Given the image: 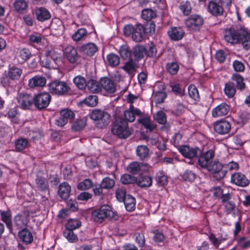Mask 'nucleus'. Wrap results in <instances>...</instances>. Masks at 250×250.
<instances>
[{
	"mask_svg": "<svg viewBox=\"0 0 250 250\" xmlns=\"http://www.w3.org/2000/svg\"><path fill=\"white\" fill-rule=\"evenodd\" d=\"M79 51L88 56H92L98 51V47L95 44L90 42L81 46Z\"/></svg>",
	"mask_w": 250,
	"mask_h": 250,
	"instance_id": "obj_20",
	"label": "nucleus"
},
{
	"mask_svg": "<svg viewBox=\"0 0 250 250\" xmlns=\"http://www.w3.org/2000/svg\"><path fill=\"white\" fill-rule=\"evenodd\" d=\"M20 240L26 245L31 244L33 241V236L28 229H24L18 233Z\"/></svg>",
	"mask_w": 250,
	"mask_h": 250,
	"instance_id": "obj_22",
	"label": "nucleus"
},
{
	"mask_svg": "<svg viewBox=\"0 0 250 250\" xmlns=\"http://www.w3.org/2000/svg\"><path fill=\"white\" fill-rule=\"evenodd\" d=\"M86 125V120L85 119H77L72 124L71 127L74 131H78L83 129Z\"/></svg>",
	"mask_w": 250,
	"mask_h": 250,
	"instance_id": "obj_50",
	"label": "nucleus"
},
{
	"mask_svg": "<svg viewBox=\"0 0 250 250\" xmlns=\"http://www.w3.org/2000/svg\"><path fill=\"white\" fill-rule=\"evenodd\" d=\"M60 115L62 116L68 122L69 120H71L74 118V113L70 110L68 109H64L61 111Z\"/></svg>",
	"mask_w": 250,
	"mask_h": 250,
	"instance_id": "obj_60",
	"label": "nucleus"
},
{
	"mask_svg": "<svg viewBox=\"0 0 250 250\" xmlns=\"http://www.w3.org/2000/svg\"><path fill=\"white\" fill-rule=\"evenodd\" d=\"M126 195L125 190L124 188H120L117 189L116 192V197L119 202H123L126 198Z\"/></svg>",
	"mask_w": 250,
	"mask_h": 250,
	"instance_id": "obj_62",
	"label": "nucleus"
},
{
	"mask_svg": "<svg viewBox=\"0 0 250 250\" xmlns=\"http://www.w3.org/2000/svg\"><path fill=\"white\" fill-rule=\"evenodd\" d=\"M123 202L127 210L132 211L134 210L136 205L135 198L130 195H127Z\"/></svg>",
	"mask_w": 250,
	"mask_h": 250,
	"instance_id": "obj_34",
	"label": "nucleus"
},
{
	"mask_svg": "<svg viewBox=\"0 0 250 250\" xmlns=\"http://www.w3.org/2000/svg\"><path fill=\"white\" fill-rule=\"evenodd\" d=\"M93 181L90 179H85L80 182L77 185V188L81 190H86L93 187Z\"/></svg>",
	"mask_w": 250,
	"mask_h": 250,
	"instance_id": "obj_39",
	"label": "nucleus"
},
{
	"mask_svg": "<svg viewBox=\"0 0 250 250\" xmlns=\"http://www.w3.org/2000/svg\"><path fill=\"white\" fill-rule=\"evenodd\" d=\"M70 190V186L68 183L64 182L59 186L58 194L61 198L66 199L69 196Z\"/></svg>",
	"mask_w": 250,
	"mask_h": 250,
	"instance_id": "obj_27",
	"label": "nucleus"
},
{
	"mask_svg": "<svg viewBox=\"0 0 250 250\" xmlns=\"http://www.w3.org/2000/svg\"><path fill=\"white\" fill-rule=\"evenodd\" d=\"M100 84L101 89L109 93H113L116 91V86L115 83L109 78L104 77L100 79Z\"/></svg>",
	"mask_w": 250,
	"mask_h": 250,
	"instance_id": "obj_18",
	"label": "nucleus"
},
{
	"mask_svg": "<svg viewBox=\"0 0 250 250\" xmlns=\"http://www.w3.org/2000/svg\"><path fill=\"white\" fill-rule=\"evenodd\" d=\"M200 150L197 147L192 148L188 146H182L179 149L183 156L189 159L197 158L199 154H200Z\"/></svg>",
	"mask_w": 250,
	"mask_h": 250,
	"instance_id": "obj_14",
	"label": "nucleus"
},
{
	"mask_svg": "<svg viewBox=\"0 0 250 250\" xmlns=\"http://www.w3.org/2000/svg\"><path fill=\"white\" fill-rule=\"evenodd\" d=\"M167 33L171 40L179 41L183 38L185 32L180 27H172L168 31Z\"/></svg>",
	"mask_w": 250,
	"mask_h": 250,
	"instance_id": "obj_23",
	"label": "nucleus"
},
{
	"mask_svg": "<svg viewBox=\"0 0 250 250\" xmlns=\"http://www.w3.org/2000/svg\"><path fill=\"white\" fill-rule=\"evenodd\" d=\"M214 155V151L211 149L205 152H202L200 150V154L198 156L197 164L200 167L207 169L211 164Z\"/></svg>",
	"mask_w": 250,
	"mask_h": 250,
	"instance_id": "obj_6",
	"label": "nucleus"
},
{
	"mask_svg": "<svg viewBox=\"0 0 250 250\" xmlns=\"http://www.w3.org/2000/svg\"><path fill=\"white\" fill-rule=\"evenodd\" d=\"M133 54L136 60H140L146 55V49L143 45H136L133 48Z\"/></svg>",
	"mask_w": 250,
	"mask_h": 250,
	"instance_id": "obj_31",
	"label": "nucleus"
},
{
	"mask_svg": "<svg viewBox=\"0 0 250 250\" xmlns=\"http://www.w3.org/2000/svg\"><path fill=\"white\" fill-rule=\"evenodd\" d=\"M17 100L19 106L23 109H29L34 104V97L26 93L20 94Z\"/></svg>",
	"mask_w": 250,
	"mask_h": 250,
	"instance_id": "obj_12",
	"label": "nucleus"
},
{
	"mask_svg": "<svg viewBox=\"0 0 250 250\" xmlns=\"http://www.w3.org/2000/svg\"><path fill=\"white\" fill-rule=\"evenodd\" d=\"M224 38L228 43H241L245 49L250 48V35L244 29L237 31L232 28L226 29L224 32Z\"/></svg>",
	"mask_w": 250,
	"mask_h": 250,
	"instance_id": "obj_1",
	"label": "nucleus"
},
{
	"mask_svg": "<svg viewBox=\"0 0 250 250\" xmlns=\"http://www.w3.org/2000/svg\"><path fill=\"white\" fill-rule=\"evenodd\" d=\"M122 68L131 76H134L136 71V63L130 59L125 63Z\"/></svg>",
	"mask_w": 250,
	"mask_h": 250,
	"instance_id": "obj_35",
	"label": "nucleus"
},
{
	"mask_svg": "<svg viewBox=\"0 0 250 250\" xmlns=\"http://www.w3.org/2000/svg\"><path fill=\"white\" fill-rule=\"evenodd\" d=\"M138 121L150 131H152L156 126L155 125L151 123L150 118L148 117L139 119Z\"/></svg>",
	"mask_w": 250,
	"mask_h": 250,
	"instance_id": "obj_45",
	"label": "nucleus"
},
{
	"mask_svg": "<svg viewBox=\"0 0 250 250\" xmlns=\"http://www.w3.org/2000/svg\"><path fill=\"white\" fill-rule=\"evenodd\" d=\"M229 110V106L226 103H223L212 109V116L214 118L226 116Z\"/></svg>",
	"mask_w": 250,
	"mask_h": 250,
	"instance_id": "obj_16",
	"label": "nucleus"
},
{
	"mask_svg": "<svg viewBox=\"0 0 250 250\" xmlns=\"http://www.w3.org/2000/svg\"><path fill=\"white\" fill-rule=\"evenodd\" d=\"M22 73V70L17 67H10L7 71V76L12 80L18 79Z\"/></svg>",
	"mask_w": 250,
	"mask_h": 250,
	"instance_id": "obj_33",
	"label": "nucleus"
},
{
	"mask_svg": "<svg viewBox=\"0 0 250 250\" xmlns=\"http://www.w3.org/2000/svg\"><path fill=\"white\" fill-rule=\"evenodd\" d=\"M90 118L96 122L99 128H103L106 126L110 121L109 114L101 109H94L91 113Z\"/></svg>",
	"mask_w": 250,
	"mask_h": 250,
	"instance_id": "obj_3",
	"label": "nucleus"
},
{
	"mask_svg": "<svg viewBox=\"0 0 250 250\" xmlns=\"http://www.w3.org/2000/svg\"><path fill=\"white\" fill-rule=\"evenodd\" d=\"M156 180L160 185L164 186L167 183V178L162 171L157 173L156 176Z\"/></svg>",
	"mask_w": 250,
	"mask_h": 250,
	"instance_id": "obj_56",
	"label": "nucleus"
},
{
	"mask_svg": "<svg viewBox=\"0 0 250 250\" xmlns=\"http://www.w3.org/2000/svg\"><path fill=\"white\" fill-rule=\"evenodd\" d=\"M195 174L189 170L186 171L183 175L184 180L190 182H193L195 180Z\"/></svg>",
	"mask_w": 250,
	"mask_h": 250,
	"instance_id": "obj_61",
	"label": "nucleus"
},
{
	"mask_svg": "<svg viewBox=\"0 0 250 250\" xmlns=\"http://www.w3.org/2000/svg\"><path fill=\"white\" fill-rule=\"evenodd\" d=\"M100 184L104 189H109L114 186L115 181L109 177H105L102 180Z\"/></svg>",
	"mask_w": 250,
	"mask_h": 250,
	"instance_id": "obj_51",
	"label": "nucleus"
},
{
	"mask_svg": "<svg viewBox=\"0 0 250 250\" xmlns=\"http://www.w3.org/2000/svg\"><path fill=\"white\" fill-rule=\"evenodd\" d=\"M119 53L121 57L124 60L128 59L131 57V51L129 49V47L126 44H123L121 46Z\"/></svg>",
	"mask_w": 250,
	"mask_h": 250,
	"instance_id": "obj_43",
	"label": "nucleus"
},
{
	"mask_svg": "<svg viewBox=\"0 0 250 250\" xmlns=\"http://www.w3.org/2000/svg\"><path fill=\"white\" fill-rule=\"evenodd\" d=\"M214 129L216 133L225 135L230 132L231 125L228 121L221 120L214 123Z\"/></svg>",
	"mask_w": 250,
	"mask_h": 250,
	"instance_id": "obj_13",
	"label": "nucleus"
},
{
	"mask_svg": "<svg viewBox=\"0 0 250 250\" xmlns=\"http://www.w3.org/2000/svg\"><path fill=\"white\" fill-rule=\"evenodd\" d=\"M231 80L233 82L234 85H235L236 88L240 90H243L246 88V84L244 82L243 77L239 74H234L232 77Z\"/></svg>",
	"mask_w": 250,
	"mask_h": 250,
	"instance_id": "obj_28",
	"label": "nucleus"
},
{
	"mask_svg": "<svg viewBox=\"0 0 250 250\" xmlns=\"http://www.w3.org/2000/svg\"><path fill=\"white\" fill-rule=\"evenodd\" d=\"M81 222L78 219H69L65 225V229L74 230L81 226Z\"/></svg>",
	"mask_w": 250,
	"mask_h": 250,
	"instance_id": "obj_52",
	"label": "nucleus"
},
{
	"mask_svg": "<svg viewBox=\"0 0 250 250\" xmlns=\"http://www.w3.org/2000/svg\"><path fill=\"white\" fill-rule=\"evenodd\" d=\"M1 220L4 222L7 228L11 231L12 228V223L11 220V212L9 210L0 211Z\"/></svg>",
	"mask_w": 250,
	"mask_h": 250,
	"instance_id": "obj_32",
	"label": "nucleus"
},
{
	"mask_svg": "<svg viewBox=\"0 0 250 250\" xmlns=\"http://www.w3.org/2000/svg\"><path fill=\"white\" fill-rule=\"evenodd\" d=\"M232 66L234 70L237 72H243L245 68L243 62L239 60L234 61L233 62Z\"/></svg>",
	"mask_w": 250,
	"mask_h": 250,
	"instance_id": "obj_57",
	"label": "nucleus"
},
{
	"mask_svg": "<svg viewBox=\"0 0 250 250\" xmlns=\"http://www.w3.org/2000/svg\"><path fill=\"white\" fill-rule=\"evenodd\" d=\"M224 91L225 94L229 98H232L235 94L236 90L234 84L231 83H228L225 84Z\"/></svg>",
	"mask_w": 250,
	"mask_h": 250,
	"instance_id": "obj_46",
	"label": "nucleus"
},
{
	"mask_svg": "<svg viewBox=\"0 0 250 250\" xmlns=\"http://www.w3.org/2000/svg\"><path fill=\"white\" fill-rule=\"evenodd\" d=\"M220 2V0H209L208 6L209 12L215 16L222 15L223 8Z\"/></svg>",
	"mask_w": 250,
	"mask_h": 250,
	"instance_id": "obj_15",
	"label": "nucleus"
},
{
	"mask_svg": "<svg viewBox=\"0 0 250 250\" xmlns=\"http://www.w3.org/2000/svg\"><path fill=\"white\" fill-rule=\"evenodd\" d=\"M73 82L80 89H84L86 87L87 82L85 78L80 75L75 77L73 79Z\"/></svg>",
	"mask_w": 250,
	"mask_h": 250,
	"instance_id": "obj_40",
	"label": "nucleus"
},
{
	"mask_svg": "<svg viewBox=\"0 0 250 250\" xmlns=\"http://www.w3.org/2000/svg\"><path fill=\"white\" fill-rule=\"evenodd\" d=\"M188 95L192 99L194 100H197L199 98V95L197 88L193 85H190L188 87Z\"/></svg>",
	"mask_w": 250,
	"mask_h": 250,
	"instance_id": "obj_58",
	"label": "nucleus"
},
{
	"mask_svg": "<svg viewBox=\"0 0 250 250\" xmlns=\"http://www.w3.org/2000/svg\"><path fill=\"white\" fill-rule=\"evenodd\" d=\"M166 97L167 95L165 92L162 91H158L155 94V101L157 104H161L164 102Z\"/></svg>",
	"mask_w": 250,
	"mask_h": 250,
	"instance_id": "obj_64",
	"label": "nucleus"
},
{
	"mask_svg": "<svg viewBox=\"0 0 250 250\" xmlns=\"http://www.w3.org/2000/svg\"><path fill=\"white\" fill-rule=\"evenodd\" d=\"M87 34L86 30L84 28L78 29L72 36V38L75 42H79L85 38Z\"/></svg>",
	"mask_w": 250,
	"mask_h": 250,
	"instance_id": "obj_42",
	"label": "nucleus"
},
{
	"mask_svg": "<svg viewBox=\"0 0 250 250\" xmlns=\"http://www.w3.org/2000/svg\"><path fill=\"white\" fill-rule=\"evenodd\" d=\"M35 15L37 19L41 21L48 20L51 18V14L49 12L43 7L37 8L35 11Z\"/></svg>",
	"mask_w": 250,
	"mask_h": 250,
	"instance_id": "obj_25",
	"label": "nucleus"
},
{
	"mask_svg": "<svg viewBox=\"0 0 250 250\" xmlns=\"http://www.w3.org/2000/svg\"><path fill=\"white\" fill-rule=\"evenodd\" d=\"M179 8L185 15H188L191 12V7L190 3L188 1L182 2L180 4Z\"/></svg>",
	"mask_w": 250,
	"mask_h": 250,
	"instance_id": "obj_55",
	"label": "nucleus"
},
{
	"mask_svg": "<svg viewBox=\"0 0 250 250\" xmlns=\"http://www.w3.org/2000/svg\"><path fill=\"white\" fill-rule=\"evenodd\" d=\"M48 87L51 93L58 96L65 94L70 89L65 82L58 80L50 83L48 84Z\"/></svg>",
	"mask_w": 250,
	"mask_h": 250,
	"instance_id": "obj_5",
	"label": "nucleus"
},
{
	"mask_svg": "<svg viewBox=\"0 0 250 250\" xmlns=\"http://www.w3.org/2000/svg\"><path fill=\"white\" fill-rule=\"evenodd\" d=\"M98 97L96 95L89 96L84 100V103L89 106H95L98 104Z\"/></svg>",
	"mask_w": 250,
	"mask_h": 250,
	"instance_id": "obj_59",
	"label": "nucleus"
},
{
	"mask_svg": "<svg viewBox=\"0 0 250 250\" xmlns=\"http://www.w3.org/2000/svg\"><path fill=\"white\" fill-rule=\"evenodd\" d=\"M28 222V216L25 213L18 214L14 218V225L17 229H21L26 227Z\"/></svg>",
	"mask_w": 250,
	"mask_h": 250,
	"instance_id": "obj_21",
	"label": "nucleus"
},
{
	"mask_svg": "<svg viewBox=\"0 0 250 250\" xmlns=\"http://www.w3.org/2000/svg\"><path fill=\"white\" fill-rule=\"evenodd\" d=\"M137 184L140 187H149L152 185V178L149 176H143L136 181Z\"/></svg>",
	"mask_w": 250,
	"mask_h": 250,
	"instance_id": "obj_44",
	"label": "nucleus"
},
{
	"mask_svg": "<svg viewBox=\"0 0 250 250\" xmlns=\"http://www.w3.org/2000/svg\"><path fill=\"white\" fill-rule=\"evenodd\" d=\"M144 27L141 24L135 25L133 33L132 34V39L136 42H140L143 39Z\"/></svg>",
	"mask_w": 250,
	"mask_h": 250,
	"instance_id": "obj_26",
	"label": "nucleus"
},
{
	"mask_svg": "<svg viewBox=\"0 0 250 250\" xmlns=\"http://www.w3.org/2000/svg\"><path fill=\"white\" fill-rule=\"evenodd\" d=\"M64 56L71 63H76L78 60L77 49L73 46L68 45L63 50Z\"/></svg>",
	"mask_w": 250,
	"mask_h": 250,
	"instance_id": "obj_11",
	"label": "nucleus"
},
{
	"mask_svg": "<svg viewBox=\"0 0 250 250\" xmlns=\"http://www.w3.org/2000/svg\"><path fill=\"white\" fill-rule=\"evenodd\" d=\"M46 82V80L45 78L42 76H36L29 80L28 85L31 88L42 87L45 85Z\"/></svg>",
	"mask_w": 250,
	"mask_h": 250,
	"instance_id": "obj_24",
	"label": "nucleus"
},
{
	"mask_svg": "<svg viewBox=\"0 0 250 250\" xmlns=\"http://www.w3.org/2000/svg\"><path fill=\"white\" fill-rule=\"evenodd\" d=\"M45 56L55 61L58 57V54L53 48H47L45 50Z\"/></svg>",
	"mask_w": 250,
	"mask_h": 250,
	"instance_id": "obj_63",
	"label": "nucleus"
},
{
	"mask_svg": "<svg viewBox=\"0 0 250 250\" xmlns=\"http://www.w3.org/2000/svg\"><path fill=\"white\" fill-rule=\"evenodd\" d=\"M51 96L47 92H42L34 97V104L39 109L46 108L51 101Z\"/></svg>",
	"mask_w": 250,
	"mask_h": 250,
	"instance_id": "obj_8",
	"label": "nucleus"
},
{
	"mask_svg": "<svg viewBox=\"0 0 250 250\" xmlns=\"http://www.w3.org/2000/svg\"><path fill=\"white\" fill-rule=\"evenodd\" d=\"M150 166L147 163L132 162L129 164L127 167V171L133 175L141 174L148 169Z\"/></svg>",
	"mask_w": 250,
	"mask_h": 250,
	"instance_id": "obj_10",
	"label": "nucleus"
},
{
	"mask_svg": "<svg viewBox=\"0 0 250 250\" xmlns=\"http://www.w3.org/2000/svg\"><path fill=\"white\" fill-rule=\"evenodd\" d=\"M208 171L213 173L216 180H219L225 176V168L224 165L217 161H214L211 163L207 168Z\"/></svg>",
	"mask_w": 250,
	"mask_h": 250,
	"instance_id": "obj_9",
	"label": "nucleus"
},
{
	"mask_svg": "<svg viewBox=\"0 0 250 250\" xmlns=\"http://www.w3.org/2000/svg\"><path fill=\"white\" fill-rule=\"evenodd\" d=\"M111 130L114 135L123 139L128 138L132 134V130L128 127L127 122L122 118L116 119Z\"/></svg>",
	"mask_w": 250,
	"mask_h": 250,
	"instance_id": "obj_2",
	"label": "nucleus"
},
{
	"mask_svg": "<svg viewBox=\"0 0 250 250\" xmlns=\"http://www.w3.org/2000/svg\"><path fill=\"white\" fill-rule=\"evenodd\" d=\"M142 114V112L139 109L134 107L132 104H130L129 110L124 112V117L126 122H133L135 120V115L141 116Z\"/></svg>",
	"mask_w": 250,
	"mask_h": 250,
	"instance_id": "obj_19",
	"label": "nucleus"
},
{
	"mask_svg": "<svg viewBox=\"0 0 250 250\" xmlns=\"http://www.w3.org/2000/svg\"><path fill=\"white\" fill-rule=\"evenodd\" d=\"M27 3L25 0H16L14 3L15 9L19 12H22L27 7Z\"/></svg>",
	"mask_w": 250,
	"mask_h": 250,
	"instance_id": "obj_47",
	"label": "nucleus"
},
{
	"mask_svg": "<svg viewBox=\"0 0 250 250\" xmlns=\"http://www.w3.org/2000/svg\"><path fill=\"white\" fill-rule=\"evenodd\" d=\"M137 156L140 160H143L149 156V149L145 145H140L137 146L136 149Z\"/></svg>",
	"mask_w": 250,
	"mask_h": 250,
	"instance_id": "obj_30",
	"label": "nucleus"
},
{
	"mask_svg": "<svg viewBox=\"0 0 250 250\" xmlns=\"http://www.w3.org/2000/svg\"><path fill=\"white\" fill-rule=\"evenodd\" d=\"M86 87L92 93H98L101 90V85L93 79H90L87 82Z\"/></svg>",
	"mask_w": 250,
	"mask_h": 250,
	"instance_id": "obj_38",
	"label": "nucleus"
},
{
	"mask_svg": "<svg viewBox=\"0 0 250 250\" xmlns=\"http://www.w3.org/2000/svg\"><path fill=\"white\" fill-rule=\"evenodd\" d=\"M92 216L95 222L102 223L106 218L113 217V212L110 206L104 205L94 210L92 213Z\"/></svg>",
	"mask_w": 250,
	"mask_h": 250,
	"instance_id": "obj_4",
	"label": "nucleus"
},
{
	"mask_svg": "<svg viewBox=\"0 0 250 250\" xmlns=\"http://www.w3.org/2000/svg\"><path fill=\"white\" fill-rule=\"evenodd\" d=\"M167 71L171 75H175L177 73L179 67L176 62H168L166 66Z\"/></svg>",
	"mask_w": 250,
	"mask_h": 250,
	"instance_id": "obj_48",
	"label": "nucleus"
},
{
	"mask_svg": "<svg viewBox=\"0 0 250 250\" xmlns=\"http://www.w3.org/2000/svg\"><path fill=\"white\" fill-rule=\"evenodd\" d=\"M231 181L232 183L240 187H246L250 183L249 180L245 175L241 173L237 172L232 174Z\"/></svg>",
	"mask_w": 250,
	"mask_h": 250,
	"instance_id": "obj_17",
	"label": "nucleus"
},
{
	"mask_svg": "<svg viewBox=\"0 0 250 250\" xmlns=\"http://www.w3.org/2000/svg\"><path fill=\"white\" fill-rule=\"evenodd\" d=\"M63 236L71 243L78 241L77 236L74 234L72 230L65 229L63 231Z\"/></svg>",
	"mask_w": 250,
	"mask_h": 250,
	"instance_id": "obj_49",
	"label": "nucleus"
},
{
	"mask_svg": "<svg viewBox=\"0 0 250 250\" xmlns=\"http://www.w3.org/2000/svg\"><path fill=\"white\" fill-rule=\"evenodd\" d=\"M37 187L42 191H46L48 189V184L46 179L42 177L38 176L36 179Z\"/></svg>",
	"mask_w": 250,
	"mask_h": 250,
	"instance_id": "obj_36",
	"label": "nucleus"
},
{
	"mask_svg": "<svg viewBox=\"0 0 250 250\" xmlns=\"http://www.w3.org/2000/svg\"><path fill=\"white\" fill-rule=\"evenodd\" d=\"M155 120L160 124L165 125L167 122L166 114L163 111H158L154 116Z\"/></svg>",
	"mask_w": 250,
	"mask_h": 250,
	"instance_id": "obj_54",
	"label": "nucleus"
},
{
	"mask_svg": "<svg viewBox=\"0 0 250 250\" xmlns=\"http://www.w3.org/2000/svg\"><path fill=\"white\" fill-rule=\"evenodd\" d=\"M106 60L108 64L112 67L118 66L120 62L119 57L114 53H110L106 57Z\"/></svg>",
	"mask_w": 250,
	"mask_h": 250,
	"instance_id": "obj_41",
	"label": "nucleus"
},
{
	"mask_svg": "<svg viewBox=\"0 0 250 250\" xmlns=\"http://www.w3.org/2000/svg\"><path fill=\"white\" fill-rule=\"evenodd\" d=\"M28 141L23 138L17 139L15 142V149L17 151L20 152L25 149L28 146Z\"/></svg>",
	"mask_w": 250,
	"mask_h": 250,
	"instance_id": "obj_37",
	"label": "nucleus"
},
{
	"mask_svg": "<svg viewBox=\"0 0 250 250\" xmlns=\"http://www.w3.org/2000/svg\"><path fill=\"white\" fill-rule=\"evenodd\" d=\"M155 17V13L151 9H146L142 12V17L146 21H149Z\"/></svg>",
	"mask_w": 250,
	"mask_h": 250,
	"instance_id": "obj_53",
	"label": "nucleus"
},
{
	"mask_svg": "<svg viewBox=\"0 0 250 250\" xmlns=\"http://www.w3.org/2000/svg\"><path fill=\"white\" fill-rule=\"evenodd\" d=\"M50 28L52 32L55 35L61 34L63 31L62 22L59 19H55L52 21Z\"/></svg>",
	"mask_w": 250,
	"mask_h": 250,
	"instance_id": "obj_29",
	"label": "nucleus"
},
{
	"mask_svg": "<svg viewBox=\"0 0 250 250\" xmlns=\"http://www.w3.org/2000/svg\"><path fill=\"white\" fill-rule=\"evenodd\" d=\"M204 23L202 17L198 15H191L185 21L186 26L191 31H198Z\"/></svg>",
	"mask_w": 250,
	"mask_h": 250,
	"instance_id": "obj_7",
	"label": "nucleus"
}]
</instances>
